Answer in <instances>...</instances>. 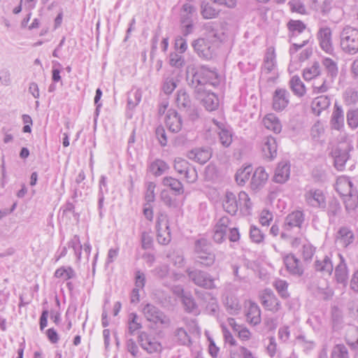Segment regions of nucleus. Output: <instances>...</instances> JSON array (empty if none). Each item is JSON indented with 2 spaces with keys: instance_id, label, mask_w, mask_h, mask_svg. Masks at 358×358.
<instances>
[{
  "instance_id": "37998d69",
  "label": "nucleus",
  "mask_w": 358,
  "mask_h": 358,
  "mask_svg": "<svg viewBox=\"0 0 358 358\" xmlns=\"http://www.w3.org/2000/svg\"><path fill=\"white\" fill-rule=\"evenodd\" d=\"M252 171L251 166H247L243 169H239L235 176L236 180L238 185H243L250 178Z\"/></svg>"
},
{
  "instance_id": "aec40b11",
  "label": "nucleus",
  "mask_w": 358,
  "mask_h": 358,
  "mask_svg": "<svg viewBox=\"0 0 358 358\" xmlns=\"http://www.w3.org/2000/svg\"><path fill=\"white\" fill-rule=\"evenodd\" d=\"M304 222V214L301 210H294L285 217L283 228L289 231L294 227L301 228Z\"/></svg>"
},
{
  "instance_id": "4c0bfd02",
  "label": "nucleus",
  "mask_w": 358,
  "mask_h": 358,
  "mask_svg": "<svg viewBox=\"0 0 358 358\" xmlns=\"http://www.w3.org/2000/svg\"><path fill=\"white\" fill-rule=\"evenodd\" d=\"M163 185L170 187L176 194H182L184 192L183 185L182 182L172 177H165L163 179Z\"/></svg>"
},
{
  "instance_id": "09e8293b",
  "label": "nucleus",
  "mask_w": 358,
  "mask_h": 358,
  "mask_svg": "<svg viewBox=\"0 0 358 358\" xmlns=\"http://www.w3.org/2000/svg\"><path fill=\"white\" fill-rule=\"evenodd\" d=\"M275 66V56L274 52H266L264 58L263 70L266 73H270Z\"/></svg>"
},
{
  "instance_id": "1a4fd4ad",
  "label": "nucleus",
  "mask_w": 358,
  "mask_h": 358,
  "mask_svg": "<svg viewBox=\"0 0 358 358\" xmlns=\"http://www.w3.org/2000/svg\"><path fill=\"white\" fill-rule=\"evenodd\" d=\"M303 196L306 204L310 207L319 208L326 207L325 195L320 189H310L304 193Z\"/></svg>"
},
{
  "instance_id": "5fc2aeb1",
  "label": "nucleus",
  "mask_w": 358,
  "mask_h": 358,
  "mask_svg": "<svg viewBox=\"0 0 358 358\" xmlns=\"http://www.w3.org/2000/svg\"><path fill=\"white\" fill-rule=\"evenodd\" d=\"M175 336L177 342L182 345H188L191 343L190 337L182 328H178L176 331Z\"/></svg>"
},
{
  "instance_id": "2eb2a0df",
  "label": "nucleus",
  "mask_w": 358,
  "mask_h": 358,
  "mask_svg": "<svg viewBox=\"0 0 358 358\" xmlns=\"http://www.w3.org/2000/svg\"><path fill=\"white\" fill-rule=\"evenodd\" d=\"M195 93L196 99L200 101L207 110L213 111L218 108L219 100L215 94L210 92L207 89L204 92Z\"/></svg>"
},
{
  "instance_id": "c756f323",
  "label": "nucleus",
  "mask_w": 358,
  "mask_h": 358,
  "mask_svg": "<svg viewBox=\"0 0 358 358\" xmlns=\"http://www.w3.org/2000/svg\"><path fill=\"white\" fill-rule=\"evenodd\" d=\"M108 193V188L107 184V177L105 176H101L99 182V192L97 194L98 197V210L99 212V216H103L102 209L103 208V202L105 200V194Z\"/></svg>"
},
{
  "instance_id": "ddd939ff",
  "label": "nucleus",
  "mask_w": 358,
  "mask_h": 358,
  "mask_svg": "<svg viewBox=\"0 0 358 358\" xmlns=\"http://www.w3.org/2000/svg\"><path fill=\"white\" fill-rule=\"evenodd\" d=\"M283 262L289 274L296 277H301L303 274L304 267L302 263L293 254L285 256Z\"/></svg>"
},
{
  "instance_id": "a878e982",
  "label": "nucleus",
  "mask_w": 358,
  "mask_h": 358,
  "mask_svg": "<svg viewBox=\"0 0 358 358\" xmlns=\"http://www.w3.org/2000/svg\"><path fill=\"white\" fill-rule=\"evenodd\" d=\"M268 178V173L262 166L256 169L251 178L250 187L253 190L259 189L264 186Z\"/></svg>"
},
{
  "instance_id": "69168bd1",
  "label": "nucleus",
  "mask_w": 358,
  "mask_h": 358,
  "mask_svg": "<svg viewBox=\"0 0 358 358\" xmlns=\"http://www.w3.org/2000/svg\"><path fill=\"white\" fill-rule=\"evenodd\" d=\"M169 271V267L168 265H161L159 266H157L155 269L152 271V274L160 278L163 279L167 276Z\"/></svg>"
},
{
  "instance_id": "79ce46f5",
  "label": "nucleus",
  "mask_w": 358,
  "mask_h": 358,
  "mask_svg": "<svg viewBox=\"0 0 358 358\" xmlns=\"http://www.w3.org/2000/svg\"><path fill=\"white\" fill-rule=\"evenodd\" d=\"M331 358H350L348 348L344 344L335 345L331 352Z\"/></svg>"
},
{
  "instance_id": "6e6552de",
  "label": "nucleus",
  "mask_w": 358,
  "mask_h": 358,
  "mask_svg": "<svg viewBox=\"0 0 358 358\" xmlns=\"http://www.w3.org/2000/svg\"><path fill=\"white\" fill-rule=\"evenodd\" d=\"M157 239L159 244L167 245L171 241V231L169 222L165 215L160 214L156 222Z\"/></svg>"
},
{
  "instance_id": "de8ad7c7",
  "label": "nucleus",
  "mask_w": 358,
  "mask_h": 358,
  "mask_svg": "<svg viewBox=\"0 0 358 358\" xmlns=\"http://www.w3.org/2000/svg\"><path fill=\"white\" fill-rule=\"evenodd\" d=\"M182 301L186 311L192 313H196L198 312L197 305L190 294H183Z\"/></svg>"
},
{
  "instance_id": "0e129e2a",
  "label": "nucleus",
  "mask_w": 358,
  "mask_h": 358,
  "mask_svg": "<svg viewBox=\"0 0 358 358\" xmlns=\"http://www.w3.org/2000/svg\"><path fill=\"white\" fill-rule=\"evenodd\" d=\"M167 257L178 267H182L184 265V257L180 252H173L171 254H169Z\"/></svg>"
},
{
  "instance_id": "774afa93",
  "label": "nucleus",
  "mask_w": 358,
  "mask_h": 358,
  "mask_svg": "<svg viewBox=\"0 0 358 358\" xmlns=\"http://www.w3.org/2000/svg\"><path fill=\"white\" fill-rule=\"evenodd\" d=\"M176 87L177 84L174 79L173 78H167L164 82L162 89L165 94H169L172 93Z\"/></svg>"
},
{
  "instance_id": "cd10ccee",
  "label": "nucleus",
  "mask_w": 358,
  "mask_h": 358,
  "mask_svg": "<svg viewBox=\"0 0 358 358\" xmlns=\"http://www.w3.org/2000/svg\"><path fill=\"white\" fill-rule=\"evenodd\" d=\"M331 127L335 130H341L344 127V113L342 107L337 103L334 105V111L330 120Z\"/></svg>"
},
{
  "instance_id": "72a5a7b5",
  "label": "nucleus",
  "mask_w": 358,
  "mask_h": 358,
  "mask_svg": "<svg viewBox=\"0 0 358 358\" xmlns=\"http://www.w3.org/2000/svg\"><path fill=\"white\" fill-rule=\"evenodd\" d=\"M265 127L275 134H279L282 130V125L278 118L273 114H268L263 119Z\"/></svg>"
},
{
  "instance_id": "473e14b6",
  "label": "nucleus",
  "mask_w": 358,
  "mask_h": 358,
  "mask_svg": "<svg viewBox=\"0 0 358 358\" xmlns=\"http://www.w3.org/2000/svg\"><path fill=\"white\" fill-rule=\"evenodd\" d=\"M315 268L324 275H331L334 270V265L330 257L325 256L322 260H316Z\"/></svg>"
},
{
  "instance_id": "c9c22d12",
  "label": "nucleus",
  "mask_w": 358,
  "mask_h": 358,
  "mask_svg": "<svg viewBox=\"0 0 358 358\" xmlns=\"http://www.w3.org/2000/svg\"><path fill=\"white\" fill-rule=\"evenodd\" d=\"M289 87L293 93L299 97L303 96L306 92L305 85L297 76H294L291 78Z\"/></svg>"
},
{
  "instance_id": "ea45409f",
  "label": "nucleus",
  "mask_w": 358,
  "mask_h": 358,
  "mask_svg": "<svg viewBox=\"0 0 358 358\" xmlns=\"http://www.w3.org/2000/svg\"><path fill=\"white\" fill-rule=\"evenodd\" d=\"M128 333L133 335L136 331L142 328L141 322L138 320V316L135 313H131L128 316Z\"/></svg>"
},
{
  "instance_id": "9b49d317",
  "label": "nucleus",
  "mask_w": 358,
  "mask_h": 358,
  "mask_svg": "<svg viewBox=\"0 0 358 358\" xmlns=\"http://www.w3.org/2000/svg\"><path fill=\"white\" fill-rule=\"evenodd\" d=\"M138 341L141 347L149 354L160 352L162 350L160 343L145 331L140 332Z\"/></svg>"
},
{
  "instance_id": "2f4dec72",
  "label": "nucleus",
  "mask_w": 358,
  "mask_h": 358,
  "mask_svg": "<svg viewBox=\"0 0 358 358\" xmlns=\"http://www.w3.org/2000/svg\"><path fill=\"white\" fill-rule=\"evenodd\" d=\"M247 321L253 325H257L261 322V311L259 306L250 301L246 312Z\"/></svg>"
},
{
  "instance_id": "c85d7f7f",
  "label": "nucleus",
  "mask_w": 358,
  "mask_h": 358,
  "mask_svg": "<svg viewBox=\"0 0 358 358\" xmlns=\"http://www.w3.org/2000/svg\"><path fill=\"white\" fill-rule=\"evenodd\" d=\"M330 104V99L327 96H319L313 100L311 110L315 115L319 116L323 110L329 107Z\"/></svg>"
},
{
  "instance_id": "423d86ee",
  "label": "nucleus",
  "mask_w": 358,
  "mask_h": 358,
  "mask_svg": "<svg viewBox=\"0 0 358 358\" xmlns=\"http://www.w3.org/2000/svg\"><path fill=\"white\" fill-rule=\"evenodd\" d=\"M192 46L196 55L204 60H210L216 55L217 45L203 38L194 40Z\"/></svg>"
},
{
  "instance_id": "864d4df0",
  "label": "nucleus",
  "mask_w": 358,
  "mask_h": 358,
  "mask_svg": "<svg viewBox=\"0 0 358 358\" xmlns=\"http://www.w3.org/2000/svg\"><path fill=\"white\" fill-rule=\"evenodd\" d=\"M273 286L282 298L287 299L289 296L287 292L288 284L285 280H277L274 282Z\"/></svg>"
},
{
  "instance_id": "4be33fe9",
  "label": "nucleus",
  "mask_w": 358,
  "mask_h": 358,
  "mask_svg": "<svg viewBox=\"0 0 358 358\" xmlns=\"http://www.w3.org/2000/svg\"><path fill=\"white\" fill-rule=\"evenodd\" d=\"M224 210L231 215H236L240 206L236 196L231 192H227L222 201Z\"/></svg>"
},
{
  "instance_id": "5701e85b",
  "label": "nucleus",
  "mask_w": 358,
  "mask_h": 358,
  "mask_svg": "<svg viewBox=\"0 0 358 358\" xmlns=\"http://www.w3.org/2000/svg\"><path fill=\"white\" fill-rule=\"evenodd\" d=\"M262 150L264 157L273 159L277 155V143L275 138L266 136L263 139Z\"/></svg>"
},
{
  "instance_id": "3c124183",
  "label": "nucleus",
  "mask_w": 358,
  "mask_h": 358,
  "mask_svg": "<svg viewBox=\"0 0 358 358\" xmlns=\"http://www.w3.org/2000/svg\"><path fill=\"white\" fill-rule=\"evenodd\" d=\"M218 135L220 137V141L224 147L227 148L231 144L232 132L230 130L226 128L220 129L218 132Z\"/></svg>"
},
{
  "instance_id": "7ed1b4c3",
  "label": "nucleus",
  "mask_w": 358,
  "mask_h": 358,
  "mask_svg": "<svg viewBox=\"0 0 358 358\" xmlns=\"http://www.w3.org/2000/svg\"><path fill=\"white\" fill-rule=\"evenodd\" d=\"M340 45L342 50L348 55L358 52V29L346 26L340 34Z\"/></svg>"
},
{
  "instance_id": "a211bd4d",
  "label": "nucleus",
  "mask_w": 358,
  "mask_h": 358,
  "mask_svg": "<svg viewBox=\"0 0 358 358\" xmlns=\"http://www.w3.org/2000/svg\"><path fill=\"white\" fill-rule=\"evenodd\" d=\"M317 36L320 48L327 53H332L334 48L332 45L331 29L328 27H321Z\"/></svg>"
},
{
  "instance_id": "f257e3e1",
  "label": "nucleus",
  "mask_w": 358,
  "mask_h": 358,
  "mask_svg": "<svg viewBox=\"0 0 358 358\" xmlns=\"http://www.w3.org/2000/svg\"><path fill=\"white\" fill-rule=\"evenodd\" d=\"M186 80L195 92H204L207 85L215 87L220 83L217 73L204 65L199 67L194 64L187 66Z\"/></svg>"
},
{
  "instance_id": "6e6d98bb",
  "label": "nucleus",
  "mask_w": 358,
  "mask_h": 358,
  "mask_svg": "<svg viewBox=\"0 0 358 358\" xmlns=\"http://www.w3.org/2000/svg\"><path fill=\"white\" fill-rule=\"evenodd\" d=\"M55 276L56 278H63L64 280H69L75 278L76 273L71 267H61L56 270Z\"/></svg>"
},
{
  "instance_id": "58836bf2",
  "label": "nucleus",
  "mask_w": 358,
  "mask_h": 358,
  "mask_svg": "<svg viewBox=\"0 0 358 358\" xmlns=\"http://www.w3.org/2000/svg\"><path fill=\"white\" fill-rule=\"evenodd\" d=\"M321 73V68L319 62H315L313 65L303 70V77L306 80H311L320 76Z\"/></svg>"
},
{
  "instance_id": "a18cd8bd",
  "label": "nucleus",
  "mask_w": 358,
  "mask_h": 358,
  "mask_svg": "<svg viewBox=\"0 0 358 358\" xmlns=\"http://www.w3.org/2000/svg\"><path fill=\"white\" fill-rule=\"evenodd\" d=\"M168 169L167 164L160 159L155 160L150 166V171L157 176L162 175Z\"/></svg>"
},
{
  "instance_id": "a19ab883",
  "label": "nucleus",
  "mask_w": 358,
  "mask_h": 358,
  "mask_svg": "<svg viewBox=\"0 0 358 358\" xmlns=\"http://www.w3.org/2000/svg\"><path fill=\"white\" fill-rule=\"evenodd\" d=\"M201 14L205 19H213L218 15L219 11L210 3L203 1L201 5Z\"/></svg>"
},
{
  "instance_id": "e433bc0d",
  "label": "nucleus",
  "mask_w": 358,
  "mask_h": 358,
  "mask_svg": "<svg viewBox=\"0 0 358 358\" xmlns=\"http://www.w3.org/2000/svg\"><path fill=\"white\" fill-rule=\"evenodd\" d=\"M196 294L201 298L205 303H208L207 308H209L212 312H216L218 306L217 299L210 292L196 291Z\"/></svg>"
},
{
  "instance_id": "8fccbe9b",
  "label": "nucleus",
  "mask_w": 358,
  "mask_h": 358,
  "mask_svg": "<svg viewBox=\"0 0 358 358\" xmlns=\"http://www.w3.org/2000/svg\"><path fill=\"white\" fill-rule=\"evenodd\" d=\"M85 172L83 170H81L79 172L78 175L77 176V177L75 180V182L77 185L75 186L74 189H73V194L72 195V198L73 199H76L78 196H82V191L80 190V188H84L85 184H83L82 185L80 184L85 180Z\"/></svg>"
},
{
  "instance_id": "7c9ffc66",
  "label": "nucleus",
  "mask_w": 358,
  "mask_h": 358,
  "mask_svg": "<svg viewBox=\"0 0 358 358\" xmlns=\"http://www.w3.org/2000/svg\"><path fill=\"white\" fill-rule=\"evenodd\" d=\"M336 190L343 198L357 192V190L353 188L352 182L347 178H341L337 180Z\"/></svg>"
},
{
  "instance_id": "f3484780",
  "label": "nucleus",
  "mask_w": 358,
  "mask_h": 358,
  "mask_svg": "<svg viewBox=\"0 0 358 358\" xmlns=\"http://www.w3.org/2000/svg\"><path fill=\"white\" fill-rule=\"evenodd\" d=\"M203 38L206 41H210L217 45L222 41L223 34L217 29V26L215 22H210L203 25Z\"/></svg>"
},
{
  "instance_id": "052dcab7",
  "label": "nucleus",
  "mask_w": 358,
  "mask_h": 358,
  "mask_svg": "<svg viewBox=\"0 0 358 358\" xmlns=\"http://www.w3.org/2000/svg\"><path fill=\"white\" fill-rule=\"evenodd\" d=\"M346 117L350 127L352 129L358 127V109L348 110Z\"/></svg>"
},
{
  "instance_id": "412c9836",
  "label": "nucleus",
  "mask_w": 358,
  "mask_h": 358,
  "mask_svg": "<svg viewBox=\"0 0 358 358\" xmlns=\"http://www.w3.org/2000/svg\"><path fill=\"white\" fill-rule=\"evenodd\" d=\"M166 126L173 133H178L182 128V119L175 110H169L165 119Z\"/></svg>"
},
{
  "instance_id": "c03bdc74",
  "label": "nucleus",
  "mask_w": 358,
  "mask_h": 358,
  "mask_svg": "<svg viewBox=\"0 0 358 358\" xmlns=\"http://www.w3.org/2000/svg\"><path fill=\"white\" fill-rule=\"evenodd\" d=\"M287 27L292 33L291 36L302 33L306 28V24L301 20H291L287 23Z\"/></svg>"
},
{
  "instance_id": "f8f14e48",
  "label": "nucleus",
  "mask_w": 358,
  "mask_h": 358,
  "mask_svg": "<svg viewBox=\"0 0 358 358\" xmlns=\"http://www.w3.org/2000/svg\"><path fill=\"white\" fill-rule=\"evenodd\" d=\"M142 311L145 317L149 322L155 324H166L168 322V319L164 313L151 303L145 305Z\"/></svg>"
},
{
  "instance_id": "9d476101",
  "label": "nucleus",
  "mask_w": 358,
  "mask_h": 358,
  "mask_svg": "<svg viewBox=\"0 0 358 358\" xmlns=\"http://www.w3.org/2000/svg\"><path fill=\"white\" fill-rule=\"evenodd\" d=\"M349 146L345 143L334 147L331 155L334 158V166L338 171H343L347 160L349 158Z\"/></svg>"
},
{
  "instance_id": "6ab92c4d",
  "label": "nucleus",
  "mask_w": 358,
  "mask_h": 358,
  "mask_svg": "<svg viewBox=\"0 0 358 358\" xmlns=\"http://www.w3.org/2000/svg\"><path fill=\"white\" fill-rule=\"evenodd\" d=\"M176 102L180 109L189 113V115L192 116V120H194V118L197 117V115L194 113V109L192 107L190 97L185 90L178 91Z\"/></svg>"
},
{
  "instance_id": "4468645a",
  "label": "nucleus",
  "mask_w": 358,
  "mask_h": 358,
  "mask_svg": "<svg viewBox=\"0 0 358 358\" xmlns=\"http://www.w3.org/2000/svg\"><path fill=\"white\" fill-rule=\"evenodd\" d=\"M260 298L262 306L266 310L276 313L280 309L281 305L279 300L270 289H265Z\"/></svg>"
},
{
  "instance_id": "338daca9",
  "label": "nucleus",
  "mask_w": 358,
  "mask_h": 358,
  "mask_svg": "<svg viewBox=\"0 0 358 358\" xmlns=\"http://www.w3.org/2000/svg\"><path fill=\"white\" fill-rule=\"evenodd\" d=\"M155 136L162 146L167 144V137L164 128L162 126H158L155 129Z\"/></svg>"
},
{
  "instance_id": "603ef678",
  "label": "nucleus",
  "mask_w": 358,
  "mask_h": 358,
  "mask_svg": "<svg viewBox=\"0 0 358 358\" xmlns=\"http://www.w3.org/2000/svg\"><path fill=\"white\" fill-rule=\"evenodd\" d=\"M341 206L339 201L336 199H332L328 205L327 214L330 219L340 214Z\"/></svg>"
},
{
  "instance_id": "e2e57ef3",
  "label": "nucleus",
  "mask_w": 358,
  "mask_h": 358,
  "mask_svg": "<svg viewBox=\"0 0 358 358\" xmlns=\"http://www.w3.org/2000/svg\"><path fill=\"white\" fill-rule=\"evenodd\" d=\"M169 64L171 66L180 68L185 64V59L181 55L173 52L169 56Z\"/></svg>"
},
{
  "instance_id": "dca6fc26",
  "label": "nucleus",
  "mask_w": 358,
  "mask_h": 358,
  "mask_svg": "<svg viewBox=\"0 0 358 358\" xmlns=\"http://www.w3.org/2000/svg\"><path fill=\"white\" fill-rule=\"evenodd\" d=\"M289 103V92L283 88H278L273 94V108L275 111L283 110Z\"/></svg>"
},
{
  "instance_id": "bb28decb",
  "label": "nucleus",
  "mask_w": 358,
  "mask_h": 358,
  "mask_svg": "<svg viewBox=\"0 0 358 358\" xmlns=\"http://www.w3.org/2000/svg\"><path fill=\"white\" fill-rule=\"evenodd\" d=\"M340 258L339 264L335 268V278L338 283L345 285L348 279V270L343 257L338 254Z\"/></svg>"
},
{
  "instance_id": "13d9d810",
  "label": "nucleus",
  "mask_w": 358,
  "mask_h": 358,
  "mask_svg": "<svg viewBox=\"0 0 358 358\" xmlns=\"http://www.w3.org/2000/svg\"><path fill=\"white\" fill-rule=\"evenodd\" d=\"M141 92L140 90H136L134 92H131L128 96L127 104L129 108H134L136 106L141 100Z\"/></svg>"
},
{
  "instance_id": "b1692460",
  "label": "nucleus",
  "mask_w": 358,
  "mask_h": 358,
  "mask_svg": "<svg viewBox=\"0 0 358 358\" xmlns=\"http://www.w3.org/2000/svg\"><path fill=\"white\" fill-rule=\"evenodd\" d=\"M187 157L190 159L203 164L210 159L211 152L208 148H195L188 152Z\"/></svg>"
},
{
  "instance_id": "bf43d9fd",
  "label": "nucleus",
  "mask_w": 358,
  "mask_h": 358,
  "mask_svg": "<svg viewBox=\"0 0 358 358\" xmlns=\"http://www.w3.org/2000/svg\"><path fill=\"white\" fill-rule=\"evenodd\" d=\"M315 248L310 243L304 244L301 249V255L305 262H309L315 253Z\"/></svg>"
},
{
  "instance_id": "393cba45",
  "label": "nucleus",
  "mask_w": 358,
  "mask_h": 358,
  "mask_svg": "<svg viewBox=\"0 0 358 358\" xmlns=\"http://www.w3.org/2000/svg\"><path fill=\"white\" fill-rule=\"evenodd\" d=\"M290 176V165L287 162H281L275 169L273 181L282 184L285 182Z\"/></svg>"
},
{
  "instance_id": "4d7b16f0",
  "label": "nucleus",
  "mask_w": 358,
  "mask_h": 358,
  "mask_svg": "<svg viewBox=\"0 0 358 358\" xmlns=\"http://www.w3.org/2000/svg\"><path fill=\"white\" fill-rule=\"evenodd\" d=\"M69 248H73L78 260H80L82 254V245L80 244V238L75 235L73 238L69 242Z\"/></svg>"
},
{
  "instance_id": "f704fd0d",
  "label": "nucleus",
  "mask_w": 358,
  "mask_h": 358,
  "mask_svg": "<svg viewBox=\"0 0 358 358\" xmlns=\"http://www.w3.org/2000/svg\"><path fill=\"white\" fill-rule=\"evenodd\" d=\"M338 241L344 248L350 245L355 239L352 231L347 227H341L338 231Z\"/></svg>"
},
{
  "instance_id": "680f3d73",
  "label": "nucleus",
  "mask_w": 358,
  "mask_h": 358,
  "mask_svg": "<svg viewBox=\"0 0 358 358\" xmlns=\"http://www.w3.org/2000/svg\"><path fill=\"white\" fill-rule=\"evenodd\" d=\"M250 237L253 242L260 243L264 241V234L257 227L251 226L250 229Z\"/></svg>"
},
{
  "instance_id": "39448f33",
  "label": "nucleus",
  "mask_w": 358,
  "mask_h": 358,
  "mask_svg": "<svg viewBox=\"0 0 358 358\" xmlns=\"http://www.w3.org/2000/svg\"><path fill=\"white\" fill-rule=\"evenodd\" d=\"M187 274L191 281L196 285L206 289H213L217 287L215 279L208 273L199 269H187Z\"/></svg>"
},
{
  "instance_id": "49530a36",
  "label": "nucleus",
  "mask_w": 358,
  "mask_h": 358,
  "mask_svg": "<svg viewBox=\"0 0 358 358\" xmlns=\"http://www.w3.org/2000/svg\"><path fill=\"white\" fill-rule=\"evenodd\" d=\"M347 211L354 210L358 206L357 191L343 198Z\"/></svg>"
},
{
  "instance_id": "f03ea898",
  "label": "nucleus",
  "mask_w": 358,
  "mask_h": 358,
  "mask_svg": "<svg viewBox=\"0 0 358 358\" xmlns=\"http://www.w3.org/2000/svg\"><path fill=\"white\" fill-rule=\"evenodd\" d=\"M195 263L203 267H210L215 262V255L212 251L210 243L201 238L194 243Z\"/></svg>"
},
{
  "instance_id": "20e7f679",
  "label": "nucleus",
  "mask_w": 358,
  "mask_h": 358,
  "mask_svg": "<svg viewBox=\"0 0 358 358\" xmlns=\"http://www.w3.org/2000/svg\"><path fill=\"white\" fill-rule=\"evenodd\" d=\"M322 64L327 72V77L325 78H322V83L321 85H315V91L317 93H324L327 92L331 87V85L334 83L335 78L337 77L338 73L337 63L333 59L329 57L323 58L322 60Z\"/></svg>"
},
{
  "instance_id": "0eeeda50",
  "label": "nucleus",
  "mask_w": 358,
  "mask_h": 358,
  "mask_svg": "<svg viewBox=\"0 0 358 358\" xmlns=\"http://www.w3.org/2000/svg\"><path fill=\"white\" fill-rule=\"evenodd\" d=\"M174 169L180 175H184L189 183H193L197 180L198 175L196 169L187 160L182 158H176L174 160Z\"/></svg>"
}]
</instances>
